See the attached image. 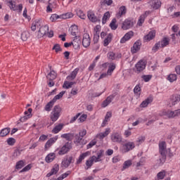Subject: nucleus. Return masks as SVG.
<instances>
[{
    "mask_svg": "<svg viewBox=\"0 0 180 180\" xmlns=\"http://www.w3.org/2000/svg\"><path fill=\"white\" fill-rule=\"evenodd\" d=\"M102 155H103V151L100 150L98 153H97V157L93 155L91 158L87 160L86 161L85 169H89V168L94 165V162H99V161H101V158H102Z\"/></svg>",
    "mask_w": 180,
    "mask_h": 180,
    "instance_id": "nucleus-1",
    "label": "nucleus"
},
{
    "mask_svg": "<svg viewBox=\"0 0 180 180\" xmlns=\"http://www.w3.org/2000/svg\"><path fill=\"white\" fill-rule=\"evenodd\" d=\"M159 153L161 155L160 158V165H162L165 162V160H167V155H165V153H167V143H165V141L159 143Z\"/></svg>",
    "mask_w": 180,
    "mask_h": 180,
    "instance_id": "nucleus-2",
    "label": "nucleus"
},
{
    "mask_svg": "<svg viewBox=\"0 0 180 180\" xmlns=\"http://www.w3.org/2000/svg\"><path fill=\"white\" fill-rule=\"evenodd\" d=\"M60 115L61 107L59 105H55L50 115L51 120L54 123V122H57L58 120Z\"/></svg>",
    "mask_w": 180,
    "mask_h": 180,
    "instance_id": "nucleus-3",
    "label": "nucleus"
},
{
    "mask_svg": "<svg viewBox=\"0 0 180 180\" xmlns=\"http://www.w3.org/2000/svg\"><path fill=\"white\" fill-rule=\"evenodd\" d=\"M87 17L90 22H92V23H96V22H99L101 15V14H95V11L89 10L87 11Z\"/></svg>",
    "mask_w": 180,
    "mask_h": 180,
    "instance_id": "nucleus-4",
    "label": "nucleus"
},
{
    "mask_svg": "<svg viewBox=\"0 0 180 180\" xmlns=\"http://www.w3.org/2000/svg\"><path fill=\"white\" fill-rule=\"evenodd\" d=\"M110 137L112 143L120 144L123 141V136H122V133L120 132H112Z\"/></svg>",
    "mask_w": 180,
    "mask_h": 180,
    "instance_id": "nucleus-5",
    "label": "nucleus"
},
{
    "mask_svg": "<svg viewBox=\"0 0 180 180\" xmlns=\"http://www.w3.org/2000/svg\"><path fill=\"white\" fill-rule=\"evenodd\" d=\"M72 149V143L70 142H66L63 147L58 151L59 155H64L67 154L70 150Z\"/></svg>",
    "mask_w": 180,
    "mask_h": 180,
    "instance_id": "nucleus-6",
    "label": "nucleus"
},
{
    "mask_svg": "<svg viewBox=\"0 0 180 180\" xmlns=\"http://www.w3.org/2000/svg\"><path fill=\"white\" fill-rule=\"evenodd\" d=\"M8 6H9L10 9L11 11H19V12H22V10L23 9V5L19 4L18 6H16L15 4V1L12 0H6Z\"/></svg>",
    "mask_w": 180,
    "mask_h": 180,
    "instance_id": "nucleus-7",
    "label": "nucleus"
},
{
    "mask_svg": "<svg viewBox=\"0 0 180 180\" xmlns=\"http://www.w3.org/2000/svg\"><path fill=\"white\" fill-rule=\"evenodd\" d=\"M136 147V144L134 142L129 141L125 143L122 147V153H129V151H131Z\"/></svg>",
    "mask_w": 180,
    "mask_h": 180,
    "instance_id": "nucleus-8",
    "label": "nucleus"
},
{
    "mask_svg": "<svg viewBox=\"0 0 180 180\" xmlns=\"http://www.w3.org/2000/svg\"><path fill=\"white\" fill-rule=\"evenodd\" d=\"M180 101V95L179 94H173L169 101V106L172 108V106H175Z\"/></svg>",
    "mask_w": 180,
    "mask_h": 180,
    "instance_id": "nucleus-9",
    "label": "nucleus"
},
{
    "mask_svg": "<svg viewBox=\"0 0 180 180\" xmlns=\"http://www.w3.org/2000/svg\"><path fill=\"white\" fill-rule=\"evenodd\" d=\"M82 46L85 49L91 46V37H89V34L88 33H84L83 34Z\"/></svg>",
    "mask_w": 180,
    "mask_h": 180,
    "instance_id": "nucleus-10",
    "label": "nucleus"
},
{
    "mask_svg": "<svg viewBox=\"0 0 180 180\" xmlns=\"http://www.w3.org/2000/svg\"><path fill=\"white\" fill-rule=\"evenodd\" d=\"M146 65H147V63H146L144 60H139L135 65L136 72H141V71H144V70H146Z\"/></svg>",
    "mask_w": 180,
    "mask_h": 180,
    "instance_id": "nucleus-11",
    "label": "nucleus"
},
{
    "mask_svg": "<svg viewBox=\"0 0 180 180\" xmlns=\"http://www.w3.org/2000/svg\"><path fill=\"white\" fill-rule=\"evenodd\" d=\"M151 13V11H146L144 12V13L141 14L138 20L137 25L138 26H143V23H144V21L146 20V18Z\"/></svg>",
    "mask_w": 180,
    "mask_h": 180,
    "instance_id": "nucleus-12",
    "label": "nucleus"
},
{
    "mask_svg": "<svg viewBox=\"0 0 180 180\" xmlns=\"http://www.w3.org/2000/svg\"><path fill=\"white\" fill-rule=\"evenodd\" d=\"M151 8L157 10L161 8V2L158 0H149L148 2Z\"/></svg>",
    "mask_w": 180,
    "mask_h": 180,
    "instance_id": "nucleus-13",
    "label": "nucleus"
},
{
    "mask_svg": "<svg viewBox=\"0 0 180 180\" xmlns=\"http://www.w3.org/2000/svg\"><path fill=\"white\" fill-rule=\"evenodd\" d=\"M133 26H134V22H133L132 20L127 19L123 22L122 29H123V30H129V29H131Z\"/></svg>",
    "mask_w": 180,
    "mask_h": 180,
    "instance_id": "nucleus-14",
    "label": "nucleus"
},
{
    "mask_svg": "<svg viewBox=\"0 0 180 180\" xmlns=\"http://www.w3.org/2000/svg\"><path fill=\"white\" fill-rule=\"evenodd\" d=\"M72 162V156H70L69 158H64L61 162V167L63 168H68Z\"/></svg>",
    "mask_w": 180,
    "mask_h": 180,
    "instance_id": "nucleus-15",
    "label": "nucleus"
},
{
    "mask_svg": "<svg viewBox=\"0 0 180 180\" xmlns=\"http://www.w3.org/2000/svg\"><path fill=\"white\" fill-rule=\"evenodd\" d=\"M155 37V30L150 31L146 35L143 37V41L146 43L151 41Z\"/></svg>",
    "mask_w": 180,
    "mask_h": 180,
    "instance_id": "nucleus-16",
    "label": "nucleus"
},
{
    "mask_svg": "<svg viewBox=\"0 0 180 180\" xmlns=\"http://www.w3.org/2000/svg\"><path fill=\"white\" fill-rule=\"evenodd\" d=\"M141 48V41L140 40L136 41L133 46L131 48V52L132 54H136L137 51H140V49Z\"/></svg>",
    "mask_w": 180,
    "mask_h": 180,
    "instance_id": "nucleus-17",
    "label": "nucleus"
},
{
    "mask_svg": "<svg viewBox=\"0 0 180 180\" xmlns=\"http://www.w3.org/2000/svg\"><path fill=\"white\" fill-rule=\"evenodd\" d=\"M134 36V32L133 31H129L124 34V36L120 39V43L124 44L126 41H129L131 37Z\"/></svg>",
    "mask_w": 180,
    "mask_h": 180,
    "instance_id": "nucleus-18",
    "label": "nucleus"
},
{
    "mask_svg": "<svg viewBox=\"0 0 180 180\" xmlns=\"http://www.w3.org/2000/svg\"><path fill=\"white\" fill-rule=\"evenodd\" d=\"M57 140H58V136H55L48 140L44 146L46 151H47V150H49V148H50V147H51Z\"/></svg>",
    "mask_w": 180,
    "mask_h": 180,
    "instance_id": "nucleus-19",
    "label": "nucleus"
},
{
    "mask_svg": "<svg viewBox=\"0 0 180 180\" xmlns=\"http://www.w3.org/2000/svg\"><path fill=\"white\" fill-rule=\"evenodd\" d=\"M110 133V128H106L105 131L104 132H101L98 134L96 137L97 139H99L100 140H103L105 137H108Z\"/></svg>",
    "mask_w": 180,
    "mask_h": 180,
    "instance_id": "nucleus-20",
    "label": "nucleus"
},
{
    "mask_svg": "<svg viewBox=\"0 0 180 180\" xmlns=\"http://www.w3.org/2000/svg\"><path fill=\"white\" fill-rule=\"evenodd\" d=\"M59 170L60 165H58V164L54 165L51 172L46 174L47 178H50V176H51L52 175H56V174H57Z\"/></svg>",
    "mask_w": 180,
    "mask_h": 180,
    "instance_id": "nucleus-21",
    "label": "nucleus"
},
{
    "mask_svg": "<svg viewBox=\"0 0 180 180\" xmlns=\"http://www.w3.org/2000/svg\"><path fill=\"white\" fill-rule=\"evenodd\" d=\"M113 99H115V95L112 94L109 96L107 97V98L103 102L101 106L102 108H106V106H108V105H110L112 102V101H113Z\"/></svg>",
    "mask_w": 180,
    "mask_h": 180,
    "instance_id": "nucleus-22",
    "label": "nucleus"
},
{
    "mask_svg": "<svg viewBox=\"0 0 180 180\" xmlns=\"http://www.w3.org/2000/svg\"><path fill=\"white\" fill-rule=\"evenodd\" d=\"M126 12H127V10L126 9V6H122L120 7L118 13L116 14V18L118 19H120L122 16L126 15Z\"/></svg>",
    "mask_w": 180,
    "mask_h": 180,
    "instance_id": "nucleus-23",
    "label": "nucleus"
},
{
    "mask_svg": "<svg viewBox=\"0 0 180 180\" xmlns=\"http://www.w3.org/2000/svg\"><path fill=\"white\" fill-rule=\"evenodd\" d=\"M84 141V139L81 136H79V135L76 134L75 136V141L74 143L76 146H84V144H85V142Z\"/></svg>",
    "mask_w": 180,
    "mask_h": 180,
    "instance_id": "nucleus-24",
    "label": "nucleus"
},
{
    "mask_svg": "<svg viewBox=\"0 0 180 180\" xmlns=\"http://www.w3.org/2000/svg\"><path fill=\"white\" fill-rule=\"evenodd\" d=\"M79 43H81V41H79V39H78V38H77V37H75V38L73 39L72 42L68 43L66 42L64 44V47H70L71 46H79Z\"/></svg>",
    "mask_w": 180,
    "mask_h": 180,
    "instance_id": "nucleus-25",
    "label": "nucleus"
},
{
    "mask_svg": "<svg viewBox=\"0 0 180 180\" xmlns=\"http://www.w3.org/2000/svg\"><path fill=\"white\" fill-rule=\"evenodd\" d=\"M101 27L97 25L94 29V43H98L99 41V30Z\"/></svg>",
    "mask_w": 180,
    "mask_h": 180,
    "instance_id": "nucleus-26",
    "label": "nucleus"
},
{
    "mask_svg": "<svg viewBox=\"0 0 180 180\" xmlns=\"http://www.w3.org/2000/svg\"><path fill=\"white\" fill-rule=\"evenodd\" d=\"M78 71H79V69L78 68H75L70 74V75L66 77V79H68V81H72L74 79H75V78L77 77V75L78 74Z\"/></svg>",
    "mask_w": 180,
    "mask_h": 180,
    "instance_id": "nucleus-27",
    "label": "nucleus"
},
{
    "mask_svg": "<svg viewBox=\"0 0 180 180\" xmlns=\"http://www.w3.org/2000/svg\"><path fill=\"white\" fill-rule=\"evenodd\" d=\"M63 127L64 124H58V125H56L55 127L52 129V133H53V134H57L63 130Z\"/></svg>",
    "mask_w": 180,
    "mask_h": 180,
    "instance_id": "nucleus-28",
    "label": "nucleus"
},
{
    "mask_svg": "<svg viewBox=\"0 0 180 180\" xmlns=\"http://www.w3.org/2000/svg\"><path fill=\"white\" fill-rule=\"evenodd\" d=\"M55 159H56V153H51L46 155V157L45 158V161L46 162L50 163V162H53V161H54Z\"/></svg>",
    "mask_w": 180,
    "mask_h": 180,
    "instance_id": "nucleus-29",
    "label": "nucleus"
},
{
    "mask_svg": "<svg viewBox=\"0 0 180 180\" xmlns=\"http://www.w3.org/2000/svg\"><path fill=\"white\" fill-rule=\"evenodd\" d=\"M151 102H153V98L151 97L147 98L140 104V108H147Z\"/></svg>",
    "mask_w": 180,
    "mask_h": 180,
    "instance_id": "nucleus-30",
    "label": "nucleus"
},
{
    "mask_svg": "<svg viewBox=\"0 0 180 180\" xmlns=\"http://www.w3.org/2000/svg\"><path fill=\"white\" fill-rule=\"evenodd\" d=\"M39 33H41V36H46L49 33V25H44L39 27Z\"/></svg>",
    "mask_w": 180,
    "mask_h": 180,
    "instance_id": "nucleus-31",
    "label": "nucleus"
},
{
    "mask_svg": "<svg viewBox=\"0 0 180 180\" xmlns=\"http://www.w3.org/2000/svg\"><path fill=\"white\" fill-rule=\"evenodd\" d=\"M89 155V152H85L84 153H82L79 156V158L77 160V164H81V162H82V161H84V160H85V158H86V157H88Z\"/></svg>",
    "mask_w": 180,
    "mask_h": 180,
    "instance_id": "nucleus-32",
    "label": "nucleus"
},
{
    "mask_svg": "<svg viewBox=\"0 0 180 180\" xmlns=\"http://www.w3.org/2000/svg\"><path fill=\"white\" fill-rule=\"evenodd\" d=\"M74 134H63L60 136V137L62 139H65V140H67V141H72V140L74 139Z\"/></svg>",
    "mask_w": 180,
    "mask_h": 180,
    "instance_id": "nucleus-33",
    "label": "nucleus"
},
{
    "mask_svg": "<svg viewBox=\"0 0 180 180\" xmlns=\"http://www.w3.org/2000/svg\"><path fill=\"white\" fill-rule=\"evenodd\" d=\"M159 43H160V48L164 49V47H167L169 44V38L164 37Z\"/></svg>",
    "mask_w": 180,
    "mask_h": 180,
    "instance_id": "nucleus-34",
    "label": "nucleus"
},
{
    "mask_svg": "<svg viewBox=\"0 0 180 180\" xmlns=\"http://www.w3.org/2000/svg\"><path fill=\"white\" fill-rule=\"evenodd\" d=\"M116 70V65L115 63H111L108 65V70L107 71L108 74H109V76L112 75L113 74V72Z\"/></svg>",
    "mask_w": 180,
    "mask_h": 180,
    "instance_id": "nucleus-35",
    "label": "nucleus"
},
{
    "mask_svg": "<svg viewBox=\"0 0 180 180\" xmlns=\"http://www.w3.org/2000/svg\"><path fill=\"white\" fill-rule=\"evenodd\" d=\"M109 19H110V13H109V11H107L104 13L102 18L103 25H105L108 22V20H109Z\"/></svg>",
    "mask_w": 180,
    "mask_h": 180,
    "instance_id": "nucleus-36",
    "label": "nucleus"
},
{
    "mask_svg": "<svg viewBox=\"0 0 180 180\" xmlns=\"http://www.w3.org/2000/svg\"><path fill=\"white\" fill-rule=\"evenodd\" d=\"M9 133H11V128H8V127L4 128L1 130L0 136L1 137H6V136H8Z\"/></svg>",
    "mask_w": 180,
    "mask_h": 180,
    "instance_id": "nucleus-37",
    "label": "nucleus"
},
{
    "mask_svg": "<svg viewBox=\"0 0 180 180\" xmlns=\"http://www.w3.org/2000/svg\"><path fill=\"white\" fill-rule=\"evenodd\" d=\"M75 82H68V81H65L64 84L63 85V88H65L66 89H70V88L72 87V85L75 84Z\"/></svg>",
    "mask_w": 180,
    "mask_h": 180,
    "instance_id": "nucleus-38",
    "label": "nucleus"
},
{
    "mask_svg": "<svg viewBox=\"0 0 180 180\" xmlns=\"http://www.w3.org/2000/svg\"><path fill=\"white\" fill-rule=\"evenodd\" d=\"M117 22V20H116V18H113L111 21V22L110 23V27L112 30H116V29H117V24H116Z\"/></svg>",
    "mask_w": 180,
    "mask_h": 180,
    "instance_id": "nucleus-39",
    "label": "nucleus"
},
{
    "mask_svg": "<svg viewBox=\"0 0 180 180\" xmlns=\"http://www.w3.org/2000/svg\"><path fill=\"white\" fill-rule=\"evenodd\" d=\"M54 101L53 100H51V101H49L45 106L44 109L46 112H50L51 110V108H53V106H54Z\"/></svg>",
    "mask_w": 180,
    "mask_h": 180,
    "instance_id": "nucleus-40",
    "label": "nucleus"
},
{
    "mask_svg": "<svg viewBox=\"0 0 180 180\" xmlns=\"http://www.w3.org/2000/svg\"><path fill=\"white\" fill-rule=\"evenodd\" d=\"M112 34H109L107 37L104 39L103 46L106 47L107 46H109V43L112 41Z\"/></svg>",
    "mask_w": 180,
    "mask_h": 180,
    "instance_id": "nucleus-41",
    "label": "nucleus"
},
{
    "mask_svg": "<svg viewBox=\"0 0 180 180\" xmlns=\"http://www.w3.org/2000/svg\"><path fill=\"white\" fill-rule=\"evenodd\" d=\"M56 77H57V73H56V72L52 70L47 75V79H49V81H53V79H56Z\"/></svg>",
    "mask_w": 180,
    "mask_h": 180,
    "instance_id": "nucleus-42",
    "label": "nucleus"
},
{
    "mask_svg": "<svg viewBox=\"0 0 180 180\" xmlns=\"http://www.w3.org/2000/svg\"><path fill=\"white\" fill-rule=\"evenodd\" d=\"M77 33H78V26L72 25L70 27V34H72V36H77Z\"/></svg>",
    "mask_w": 180,
    "mask_h": 180,
    "instance_id": "nucleus-43",
    "label": "nucleus"
},
{
    "mask_svg": "<svg viewBox=\"0 0 180 180\" xmlns=\"http://www.w3.org/2000/svg\"><path fill=\"white\" fill-rule=\"evenodd\" d=\"M73 17H74V14H72V13L71 12L65 13L60 15V18L62 19H71V18H73Z\"/></svg>",
    "mask_w": 180,
    "mask_h": 180,
    "instance_id": "nucleus-44",
    "label": "nucleus"
},
{
    "mask_svg": "<svg viewBox=\"0 0 180 180\" xmlns=\"http://www.w3.org/2000/svg\"><path fill=\"white\" fill-rule=\"evenodd\" d=\"M37 27H40V21L39 20H37L34 21L32 26H31V30H32V32H34V30H36V29H37Z\"/></svg>",
    "mask_w": 180,
    "mask_h": 180,
    "instance_id": "nucleus-45",
    "label": "nucleus"
},
{
    "mask_svg": "<svg viewBox=\"0 0 180 180\" xmlns=\"http://www.w3.org/2000/svg\"><path fill=\"white\" fill-rule=\"evenodd\" d=\"M110 117H112V112H108L105 115V120L103 122V127L104 126V124H106L107 122H109V119H110Z\"/></svg>",
    "mask_w": 180,
    "mask_h": 180,
    "instance_id": "nucleus-46",
    "label": "nucleus"
},
{
    "mask_svg": "<svg viewBox=\"0 0 180 180\" xmlns=\"http://www.w3.org/2000/svg\"><path fill=\"white\" fill-rule=\"evenodd\" d=\"M77 15L78 17L80 18V19L85 20L86 19V15H85V13L82 10H78L77 11Z\"/></svg>",
    "mask_w": 180,
    "mask_h": 180,
    "instance_id": "nucleus-47",
    "label": "nucleus"
},
{
    "mask_svg": "<svg viewBox=\"0 0 180 180\" xmlns=\"http://www.w3.org/2000/svg\"><path fill=\"white\" fill-rule=\"evenodd\" d=\"M30 34H29V32L25 31L21 34V39L22 41H26V40H27V39H29Z\"/></svg>",
    "mask_w": 180,
    "mask_h": 180,
    "instance_id": "nucleus-48",
    "label": "nucleus"
},
{
    "mask_svg": "<svg viewBox=\"0 0 180 180\" xmlns=\"http://www.w3.org/2000/svg\"><path fill=\"white\" fill-rule=\"evenodd\" d=\"M64 94H65V91H61L58 95L55 96L52 101L56 103L58 99H61V97L64 96Z\"/></svg>",
    "mask_w": 180,
    "mask_h": 180,
    "instance_id": "nucleus-49",
    "label": "nucleus"
},
{
    "mask_svg": "<svg viewBox=\"0 0 180 180\" xmlns=\"http://www.w3.org/2000/svg\"><path fill=\"white\" fill-rule=\"evenodd\" d=\"M129 167H131V160H127L124 162L123 167L122 171H124V169H127Z\"/></svg>",
    "mask_w": 180,
    "mask_h": 180,
    "instance_id": "nucleus-50",
    "label": "nucleus"
},
{
    "mask_svg": "<svg viewBox=\"0 0 180 180\" xmlns=\"http://www.w3.org/2000/svg\"><path fill=\"white\" fill-rule=\"evenodd\" d=\"M167 79H168V81H169V82H174V81H176V79H177L176 75V74H170L167 77Z\"/></svg>",
    "mask_w": 180,
    "mask_h": 180,
    "instance_id": "nucleus-51",
    "label": "nucleus"
},
{
    "mask_svg": "<svg viewBox=\"0 0 180 180\" xmlns=\"http://www.w3.org/2000/svg\"><path fill=\"white\" fill-rule=\"evenodd\" d=\"M165 175H166L165 170H162V171L160 172L159 173H158L157 178L158 180L164 179V178H165Z\"/></svg>",
    "mask_w": 180,
    "mask_h": 180,
    "instance_id": "nucleus-52",
    "label": "nucleus"
},
{
    "mask_svg": "<svg viewBox=\"0 0 180 180\" xmlns=\"http://www.w3.org/2000/svg\"><path fill=\"white\" fill-rule=\"evenodd\" d=\"M141 78L145 82H148L153 78V75H144L141 76Z\"/></svg>",
    "mask_w": 180,
    "mask_h": 180,
    "instance_id": "nucleus-53",
    "label": "nucleus"
},
{
    "mask_svg": "<svg viewBox=\"0 0 180 180\" xmlns=\"http://www.w3.org/2000/svg\"><path fill=\"white\" fill-rule=\"evenodd\" d=\"M25 166V162L23 160H20L16 163L15 168L16 169H22Z\"/></svg>",
    "mask_w": 180,
    "mask_h": 180,
    "instance_id": "nucleus-54",
    "label": "nucleus"
},
{
    "mask_svg": "<svg viewBox=\"0 0 180 180\" xmlns=\"http://www.w3.org/2000/svg\"><path fill=\"white\" fill-rule=\"evenodd\" d=\"M160 47H161V42L158 41L152 48V51H153L154 53H157V51H158V50H160Z\"/></svg>",
    "mask_w": 180,
    "mask_h": 180,
    "instance_id": "nucleus-55",
    "label": "nucleus"
},
{
    "mask_svg": "<svg viewBox=\"0 0 180 180\" xmlns=\"http://www.w3.org/2000/svg\"><path fill=\"white\" fill-rule=\"evenodd\" d=\"M141 88H140V85H136L134 89V92L139 96L141 95Z\"/></svg>",
    "mask_w": 180,
    "mask_h": 180,
    "instance_id": "nucleus-56",
    "label": "nucleus"
},
{
    "mask_svg": "<svg viewBox=\"0 0 180 180\" xmlns=\"http://www.w3.org/2000/svg\"><path fill=\"white\" fill-rule=\"evenodd\" d=\"M53 50H55L56 53H59V51H63V49H61V46H60V44H56L53 49Z\"/></svg>",
    "mask_w": 180,
    "mask_h": 180,
    "instance_id": "nucleus-57",
    "label": "nucleus"
},
{
    "mask_svg": "<svg viewBox=\"0 0 180 180\" xmlns=\"http://www.w3.org/2000/svg\"><path fill=\"white\" fill-rule=\"evenodd\" d=\"M86 117H88V115H86V114H83L79 117L77 120L79 123H82L83 122H85V120H86Z\"/></svg>",
    "mask_w": 180,
    "mask_h": 180,
    "instance_id": "nucleus-58",
    "label": "nucleus"
},
{
    "mask_svg": "<svg viewBox=\"0 0 180 180\" xmlns=\"http://www.w3.org/2000/svg\"><path fill=\"white\" fill-rule=\"evenodd\" d=\"M30 169H32V165L30 164V165L25 166L22 169H21L20 171V173L27 172V171H30Z\"/></svg>",
    "mask_w": 180,
    "mask_h": 180,
    "instance_id": "nucleus-59",
    "label": "nucleus"
},
{
    "mask_svg": "<svg viewBox=\"0 0 180 180\" xmlns=\"http://www.w3.org/2000/svg\"><path fill=\"white\" fill-rule=\"evenodd\" d=\"M6 141L8 146H13L16 143V140L13 138H8Z\"/></svg>",
    "mask_w": 180,
    "mask_h": 180,
    "instance_id": "nucleus-60",
    "label": "nucleus"
},
{
    "mask_svg": "<svg viewBox=\"0 0 180 180\" xmlns=\"http://www.w3.org/2000/svg\"><path fill=\"white\" fill-rule=\"evenodd\" d=\"M108 57L109 60H116V54L113 52H109L108 53Z\"/></svg>",
    "mask_w": 180,
    "mask_h": 180,
    "instance_id": "nucleus-61",
    "label": "nucleus"
},
{
    "mask_svg": "<svg viewBox=\"0 0 180 180\" xmlns=\"http://www.w3.org/2000/svg\"><path fill=\"white\" fill-rule=\"evenodd\" d=\"M60 16L57 14H52L51 18H50V20L51 22H56V20H57V19H59Z\"/></svg>",
    "mask_w": 180,
    "mask_h": 180,
    "instance_id": "nucleus-62",
    "label": "nucleus"
},
{
    "mask_svg": "<svg viewBox=\"0 0 180 180\" xmlns=\"http://www.w3.org/2000/svg\"><path fill=\"white\" fill-rule=\"evenodd\" d=\"M79 116H81V113H77L76 115L71 118L70 123H74V122H75V120H77Z\"/></svg>",
    "mask_w": 180,
    "mask_h": 180,
    "instance_id": "nucleus-63",
    "label": "nucleus"
},
{
    "mask_svg": "<svg viewBox=\"0 0 180 180\" xmlns=\"http://www.w3.org/2000/svg\"><path fill=\"white\" fill-rule=\"evenodd\" d=\"M78 134V136H79V137H82L83 139H84V136H86V129H82V131H80L79 132V134Z\"/></svg>",
    "mask_w": 180,
    "mask_h": 180,
    "instance_id": "nucleus-64",
    "label": "nucleus"
}]
</instances>
